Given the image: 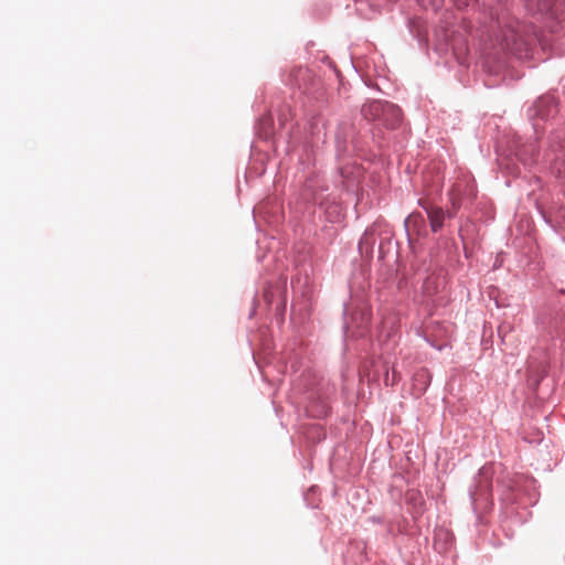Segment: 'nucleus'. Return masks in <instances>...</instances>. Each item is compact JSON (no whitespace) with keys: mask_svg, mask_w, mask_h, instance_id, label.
<instances>
[{"mask_svg":"<svg viewBox=\"0 0 565 565\" xmlns=\"http://www.w3.org/2000/svg\"><path fill=\"white\" fill-rule=\"evenodd\" d=\"M553 171L557 178L565 184V154L564 158H556L553 163Z\"/></svg>","mask_w":565,"mask_h":565,"instance_id":"nucleus-6","label":"nucleus"},{"mask_svg":"<svg viewBox=\"0 0 565 565\" xmlns=\"http://www.w3.org/2000/svg\"><path fill=\"white\" fill-rule=\"evenodd\" d=\"M557 0H524L526 8L530 11L541 13L550 12Z\"/></svg>","mask_w":565,"mask_h":565,"instance_id":"nucleus-4","label":"nucleus"},{"mask_svg":"<svg viewBox=\"0 0 565 565\" xmlns=\"http://www.w3.org/2000/svg\"><path fill=\"white\" fill-rule=\"evenodd\" d=\"M362 115L369 120H381L382 115H392L396 120L399 117V108L387 102L373 100L362 107Z\"/></svg>","mask_w":565,"mask_h":565,"instance_id":"nucleus-2","label":"nucleus"},{"mask_svg":"<svg viewBox=\"0 0 565 565\" xmlns=\"http://www.w3.org/2000/svg\"><path fill=\"white\" fill-rule=\"evenodd\" d=\"M529 44V32L515 19H503L499 22L493 36V45L503 52L521 53Z\"/></svg>","mask_w":565,"mask_h":565,"instance_id":"nucleus-1","label":"nucleus"},{"mask_svg":"<svg viewBox=\"0 0 565 565\" xmlns=\"http://www.w3.org/2000/svg\"><path fill=\"white\" fill-rule=\"evenodd\" d=\"M418 217H420V216H419V215H415V214L411 215V216L407 218V221H406V225H408L411 222L416 221Z\"/></svg>","mask_w":565,"mask_h":565,"instance_id":"nucleus-8","label":"nucleus"},{"mask_svg":"<svg viewBox=\"0 0 565 565\" xmlns=\"http://www.w3.org/2000/svg\"><path fill=\"white\" fill-rule=\"evenodd\" d=\"M552 103L553 98L551 97L540 98L532 108L533 115L542 118L547 117L551 113V109L545 110V108L550 107Z\"/></svg>","mask_w":565,"mask_h":565,"instance_id":"nucleus-5","label":"nucleus"},{"mask_svg":"<svg viewBox=\"0 0 565 565\" xmlns=\"http://www.w3.org/2000/svg\"><path fill=\"white\" fill-rule=\"evenodd\" d=\"M420 205L426 210L428 220L430 223V227L433 232H437L441 228L445 220V213L444 210L439 206L431 205V204H424L420 202Z\"/></svg>","mask_w":565,"mask_h":565,"instance_id":"nucleus-3","label":"nucleus"},{"mask_svg":"<svg viewBox=\"0 0 565 565\" xmlns=\"http://www.w3.org/2000/svg\"><path fill=\"white\" fill-rule=\"evenodd\" d=\"M399 116H402V114L399 113ZM385 125L390 126L391 128H394L399 121H401V117H398V119L396 120L394 117H392V115H382V119H381Z\"/></svg>","mask_w":565,"mask_h":565,"instance_id":"nucleus-7","label":"nucleus"}]
</instances>
